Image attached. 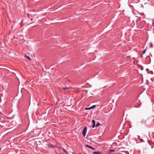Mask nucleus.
Returning <instances> with one entry per match:
<instances>
[{"mask_svg": "<svg viewBox=\"0 0 154 154\" xmlns=\"http://www.w3.org/2000/svg\"><path fill=\"white\" fill-rule=\"evenodd\" d=\"M149 46L150 48H152L153 47V45L152 42H151L150 43Z\"/></svg>", "mask_w": 154, "mask_h": 154, "instance_id": "obj_7", "label": "nucleus"}, {"mask_svg": "<svg viewBox=\"0 0 154 154\" xmlns=\"http://www.w3.org/2000/svg\"><path fill=\"white\" fill-rule=\"evenodd\" d=\"M58 148H60V149H62L63 150V151L64 152H66V150L65 149H64L63 148V147H58Z\"/></svg>", "mask_w": 154, "mask_h": 154, "instance_id": "obj_4", "label": "nucleus"}, {"mask_svg": "<svg viewBox=\"0 0 154 154\" xmlns=\"http://www.w3.org/2000/svg\"><path fill=\"white\" fill-rule=\"evenodd\" d=\"M85 109V110H87L90 109H91L90 107H88V108H86Z\"/></svg>", "mask_w": 154, "mask_h": 154, "instance_id": "obj_13", "label": "nucleus"}, {"mask_svg": "<svg viewBox=\"0 0 154 154\" xmlns=\"http://www.w3.org/2000/svg\"><path fill=\"white\" fill-rule=\"evenodd\" d=\"M93 154H101V153L99 152L96 151L93 152Z\"/></svg>", "mask_w": 154, "mask_h": 154, "instance_id": "obj_5", "label": "nucleus"}, {"mask_svg": "<svg viewBox=\"0 0 154 154\" xmlns=\"http://www.w3.org/2000/svg\"><path fill=\"white\" fill-rule=\"evenodd\" d=\"M63 90H68L69 89V88L68 87H63Z\"/></svg>", "mask_w": 154, "mask_h": 154, "instance_id": "obj_6", "label": "nucleus"}, {"mask_svg": "<svg viewBox=\"0 0 154 154\" xmlns=\"http://www.w3.org/2000/svg\"><path fill=\"white\" fill-rule=\"evenodd\" d=\"M146 50H143L142 52V54H145L146 52Z\"/></svg>", "mask_w": 154, "mask_h": 154, "instance_id": "obj_14", "label": "nucleus"}, {"mask_svg": "<svg viewBox=\"0 0 154 154\" xmlns=\"http://www.w3.org/2000/svg\"><path fill=\"white\" fill-rule=\"evenodd\" d=\"M96 107V105H93L91 106L90 107L91 109H94Z\"/></svg>", "mask_w": 154, "mask_h": 154, "instance_id": "obj_8", "label": "nucleus"}, {"mask_svg": "<svg viewBox=\"0 0 154 154\" xmlns=\"http://www.w3.org/2000/svg\"><path fill=\"white\" fill-rule=\"evenodd\" d=\"M87 128L86 127H85L82 131V134L84 136H85L86 134V132L87 131Z\"/></svg>", "mask_w": 154, "mask_h": 154, "instance_id": "obj_1", "label": "nucleus"}, {"mask_svg": "<svg viewBox=\"0 0 154 154\" xmlns=\"http://www.w3.org/2000/svg\"><path fill=\"white\" fill-rule=\"evenodd\" d=\"M90 87H91V85H90V86H89Z\"/></svg>", "mask_w": 154, "mask_h": 154, "instance_id": "obj_15", "label": "nucleus"}, {"mask_svg": "<svg viewBox=\"0 0 154 154\" xmlns=\"http://www.w3.org/2000/svg\"><path fill=\"white\" fill-rule=\"evenodd\" d=\"M86 146L87 147H88L89 148H90V149H92L93 150H95L94 148L92 147H91V146H89L88 145H86Z\"/></svg>", "mask_w": 154, "mask_h": 154, "instance_id": "obj_3", "label": "nucleus"}, {"mask_svg": "<svg viewBox=\"0 0 154 154\" xmlns=\"http://www.w3.org/2000/svg\"><path fill=\"white\" fill-rule=\"evenodd\" d=\"M1 150V149H0V151Z\"/></svg>", "mask_w": 154, "mask_h": 154, "instance_id": "obj_16", "label": "nucleus"}, {"mask_svg": "<svg viewBox=\"0 0 154 154\" xmlns=\"http://www.w3.org/2000/svg\"><path fill=\"white\" fill-rule=\"evenodd\" d=\"M92 122L93 124L92 126V127L93 128H94L95 126V122L94 120H92Z\"/></svg>", "mask_w": 154, "mask_h": 154, "instance_id": "obj_2", "label": "nucleus"}, {"mask_svg": "<svg viewBox=\"0 0 154 154\" xmlns=\"http://www.w3.org/2000/svg\"><path fill=\"white\" fill-rule=\"evenodd\" d=\"M110 153L112 152H114L115 151V150L114 149H111L110 150Z\"/></svg>", "mask_w": 154, "mask_h": 154, "instance_id": "obj_12", "label": "nucleus"}, {"mask_svg": "<svg viewBox=\"0 0 154 154\" xmlns=\"http://www.w3.org/2000/svg\"><path fill=\"white\" fill-rule=\"evenodd\" d=\"M48 146L49 147V148H51V147H54L52 145H48Z\"/></svg>", "mask_w": 154, "mask_h": 154, "instance_id": "obj_10", "label": "nucleus"}, {"mask_svg": "<svg viewBox=\"0 0 154 154\" xmlns=\"http://www.w3.org/2000/svg\"><path fill=\"white\" fill-rule=\"evenodd\" d=\"M25 57L26 58H27V59H29V60L30 59V58L29 56H28L27 55H25Z\"/></svg>", "mask_w": 154, "mask_h": 154, "instance_id": "obj_9", "label": "nucleus"}, {"mask_svg": "<svg viewBox=\"0 0 154 154\" xmlns=\"http://www.w3.org/2000/svg\"><path fill=\"white\" fill-rule=\"evenodd\" d=\"M100 124L99 123H97L95 125V126L96 127H97L99 126V125H100Z\"/></svg>", "mask_w": 154, "mask_h": 154, "instance_id": "obj_11", "label": "nucleus"}]
</instances>
